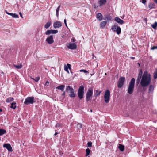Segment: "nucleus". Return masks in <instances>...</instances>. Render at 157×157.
I'll list each match as a JSON object with an SVG mask.
<instances>
[{
	"mask_svg": "<svg viewBox=\"0 0 157 157\" xmlns=\"http://www.w3.org/2000/svg\"><path fill=\"white\" fill-rule=\"evenodd\" d=\"M140 81V84L142 87L147 86L150 84L151 81V76L147 71H146L144 72Z\"/></svg>",
	"mask_w": 157,
	"mask_h": 157,
	"instance_id": "1",
	"label": "nucleus"
},
{
	"mask_svg": "<svg viewBox=\"0 0 157 157\" xmlns=\"http://www.w3.org/2000/svg\"><path fill=\"white\" fill-rule=\"evenodd\" d=\"M66 92L69 95L71 98H74L76 96V94L75 93V91L73 87L68 86L66 87Z\"/></svg>",
	"mask_w": 157,
	"mask_h": 157,
	"instance_id": "2",
	"label": "nucleus"
},
{
	"mask_svg": "<svg viewBox=\"0 0 157 157\" xmlns=\"http://www.w3.org/2000/svg\"><path fill=\"white\" fill-rule=\"evenodd\" d=\"M135 82V79L134 78H132L129 82L128 88V94H131L133 92Z\"/></svg>",
	"mask_w": 157,
	"mask_h": 157,
	"instance_id": "3",
	"label": "nucleus"
},
{
	"mask_svg": "<svg viewBox=\"0 0 157 157\" xmlns=\"http://www.w3.org/2000/svg\"><path fill=\"white\" fill-rule=\"evenodd\" d=\"M84 89L83 86H80L78 89V95L79 98H83L84 94Z\"/></svg>",
	"mask_w": 157,
	"mask_h": 157,
	"instance_id": "4",
	"label": "nucleus"
},
{
	"mask_svg": "<svg viewBox=\"0 0 157 157\" xmlns=\"http://www.w3.org/2000/svg\"><path fill=\"white\" fill-rule=\"evenodd\" d=\"M111 29L114 32H116L117 34H119L121 32V29L116 23L114 24L112 26Z\"/></svg>",
	"mask_w": 157,
	"mask_h": 157,
	"instance_id": "5",
	"label": "nucleus"
},
{
	"mask_svg": "<svg viewBox=\"0 0 157 157\" xmlns=\"http://www.w3.org/2000/svg\"><path fill=\"white\" fill-rule=\"evenodd\" d=\"M125 78L124 77H121L119 79L118 82V87L119 88H121L123 85L124 82Z\"/></svg>",
	"mask_w": 157,
	"mask_h": 157,
	"instance_id": "6",
	"label": "nucleus"
},
{
	"mask_svg": "<svg viewBox=\"0 0 157 157\" xmlns=\"http://www.w3.org/2000/svg\"><path fill=\"white\" fill-rule=\"evenodd\" d=\"M67 46L68 49L72 50L75 49L77 48V46L75 43H69L67 44Z\"/></svg>",
	"mask_w": 157,
	"mask_h": 157,
	"instance_id": "7",
	"label": "nucleus"
},
{
	"mask_svg": "<svg viewBox=\"0 0 157 157\" xmlns=\"http://www.w3.org/2000/svg\"><path fill=\"white\" fill-rule=\"evenodd\" d=\"M93 93V89L91 88H89L88 91L86 95V98H90L92 95Z\"/></svg>",
	"mask_w": 157,
	"mask_h": 157,
	"instance_id": "8",
	"label": "nucleus"
},
{
	"mask_svg": "<svg viewBox=\"0 0 157 157\" xmlns=\"http://www.w3.org/2000/svg\"><path fill=\"white\" fill-rule=\"evenodd\" d=\"M46 41L49 44H52L54 42L53 36L51 35L48 37L46 39Z\"/></svg>",
	"mask_w": 157,
	"mask_h": 157,
	"instance_id": "9",
	"label": "nucleus"
},
{
	"mask_svg": "<svg viewBox=\"0 0 157 157\" xmlns=\"http://www.w3.org/2000/svg\"><path fill=\"white\" fill-rule=\"evenodd\" d=\"M36 102V101L34 99H26L24 102V103L26 105H28L29 103L33 104V103Z\"/></svg>",
	"mask_w": 157,
	"mask_h": 157,
	"instance_id": "10",
	"label": "nucleus"
},
{
	"mask_svg": "<svg viewBox=\"0 0 157 157\" xmlns=\"http://www.w3.org/2000/svg\"><path fill=\"white\" fill-rule=\"evenodd\" d=\"M58 32L57 30H48L45 33V34L46 35H49L50 34H55Z\"/></svg>",
	"mask_w": 157,
	"mask_h": 157,
	"instance_id": "11",
	"label": "nucleus"
},
{
	"mask_svg": "<svg viewBox=\"0 0 157 157\" xmlns=\"http://www.w3.org/2000/svg\"><path fill=\"white\" fill-rule=\"evenodd\" d=\"M143 72L142 70H140L139 73L138 75L136 81V83L138 85L140 82V79L142 77Z\"/></svg>",
	"mask_w": 157,
	"mask_h": 157,
	"instance_id": "12",
	"label": "nucleus"
},
{
	"mask_svg": "<svg viewBox=\"0 0 157 157\" xmlns=\"http://www.w3.org/2000/svg\"><path fill=\"white\" fill-rule=\"evenodd\" d=\"M3 147L5 148H6L10 152H12L13 151L12 147L9 144H4L3 145Z\"/></svg>",
	"mask_w": 157,
	"mask_h": 157,
	"instance_id": "13",
	"label": "nucleus"
},
{
	"mask_svg": "<svg viewBox=\"0 0 157 157\" xmlns=\"http://www.w3.org/2000/svg\"><path fill=\"white\" fill-rule=\"evenodd\" d=\"M62 25L61 22L59 21H56L53 24V27L55 29L61 27Z\"/></svg>",
	"mask_w": 157,
	"mask_h": 157,
	"instance_id": "14",
	"label": "nucleus"
},
{
	"mask_svg": "<svg viewBox=\"0 0 157 157\" xmlns=\"http://www.w3.org/2000/svg\"><path fill=\"white\" fill-rule=\"evenodd\" d=\"M64 70L65 71H67L68 73H69V72L68 71V69H69L70 70L71 69V65L69 64H67V65H64Z\"/></svg>",
	"mask_w": 157,
	"mask_h": 157,
	"instance_id": "15",
	"label": "nucleus"
},
{
	"mask_svg": "<svg viewBox=\"0 0 157 157\" xmlns=\"http://www.w3.org/2000/svg\"><path fill=\"white\" fill-rule=\"evenodd\" d=\"M110 92L109 90H107L105 94L104 98H109Z\"/></svg>",
	"mask_w": 157,
	"mask_h": 157,
	"instance_id": "16",
	"label": "nucleus"
},
{
	"mask_svg": "<svg viewBox=\"0 0 157 157\" xmlns=\"http://www.w3.org/2000/svg\"><path fill=\"white\" fill-rule=\"evenodd\" d=\"M115 20L118 23L122 24L124 23V21L123 20L120 19L119 17H116L115 18Z\"/></svg>",
	"mask_w": 157,
	"mask_h": 157,
	"instance_id": "17",
	"label": "nucleus"
},
{
	"mask_svg": "<svg viewBox=\"0 0 157 157\" xmlns=\"http://www.w3.org/2000/svg\"><path fill=\"white\" fill-rule=\"evenodd\" d=\"M65 86L64 85H61L59 86L56 87V89L63 91L64 90Z\"/></svg>",
	"mask_w": 157,
	"mask_h": 157,
	"instance_id": "18",
	"label": "nucleus"
},
{
	"mask_svg": "<svg viewBox=\"0 0 157 157\" xmlns=\"http://www.w3.org/2000/svg\"><path fill=\"white\" fill-rule=\"evenodd\" d=\"M106 2V0H99L98 2V3L100 6L105 5Z\"/></svg>",
	"mask_w": 157,
	"mask_h": 157,
	"instance_id": "19",
	"label": "nucleus"
},
{
	"mask_svg": "<svg viewBox=\"0 0 157 157\" xmlns=\"http://www.w3.org/2000/svg\"><path fill=\"white\" fill-rule=\"evenodd\" d=\"M106 23L107 22L105 21H102L100 25V27L102 29L104 28L106 24Z\"/></svg>",
	"mask_w": 157,
	"mask_h": 157,
	"instance_id": "20",
	"label": "nucleus"
},
{
	"mask_svg": "<svg viewBox=\"0 0 157 157\" xmlns=\"http://www.w3.org/2000/svg\"><path fill=\"white\" fill-rule=\"evenodd\" d=\"M102 16L100 13H98L96 15V18L98 19L99 21H101L102 19Z\"/></svg>",
	"mask_w": 157,
	"mask_h": 157,
	"instance_id": "21",
	"label": "nucleus"
},
{
	"mask_svg": "<svg viewBox=\"0 0 157 157\" xmlns=\"http://www.w3.org/2000/svg\"><path fill=\"white\" fill-rule=\"evenodd\" d=\"M118 147L119 150L121 151H123L124 149V146L122 144H119Z\"/></svg>",
	"mask_w": 157,
	"mask_h": 157,
	"instance_id": "22",
	"label": "nucleus"
},
{
	"mask_svg": "<svg viewBox=\"0 0 157 157\" xmlns=\"http://www.w3.org/2000/svg\"><path fill=\"white\" fill-rule=\"evenodd\" d=\"M6 132V131L2 129H0V136H1L3 135V134H5Z\"/></svg>",
	"mask_w": 157,
	"mask_h": 157,
	"instance_id": "23",
	"label": "nucleus"
},
{
	"mask_svg": "<svg viewBox=\"0 0 157 157\" xmlns=\"http://www.w3.org/2000/svg\"><path fill=\"white\" fill-rule=\"evenodd\" d=\"M13 66L15 68H16L17 69H21L22 67V65L21 64H20L17 65H16L14 64L13 65Z\"/></svg>",
	"mask_w": 157,
	"mask_h": 157,
	"instance_id": "24",
	"label": "nucleus"
},
{
	"mask_svg": "<svg viewBox=\"0 0 157 157\" xmlns=\"http://www.w3.org/2000/svg\"><path fill=\"white\" fill-rule=\"evenodd\" d=\"M60 7V6H59L56 10V16L58 18V17H59V10Z\"/></svg>",
	"mask_w": 157,
	"mask_h": 157,
	"instance_id": "25",
	"label": "nucleus"
},
{
	"mask_svg": "<svg viewBox=\"0 0 157 157\" xmlns=\"http://www.w3.org/2000/svg\"><path fill=\"white\" fill-rule=\"evenodd\" d=\"M51 25V22L50 21L48 22L44 25V27L46 29L49 28Z\"/></svg>",
	"mask_w": 157,
	"mask_h": 157,
	"instance_id": "26",
	"label": "nucleus"
},
{
	"mask_svg": "<svg viewBox=\"0 0 157 157\" xmlns=\"http://www.w3.org/2000/svg\"><path fill=\"white\" fill-rule=\"evenodd\" d=\"M16 103L15 102H13L11 104V106H10V108H12L13 109H15L16 107Z\"/></svg>",
	"mask_w": 157,
	"mask_h": 157,
	"instance_id": "27",
	"label": "nucleus"
},
{
	"mask_svg": "<svg viewBox=\"0 0 157 157\" xmlns=\"http://www.w3.org/2000/svg\"><path fill=\"white\" fill-rule=\"evenodd\" d=\"M151 27L154 29H156L157 27V22H155L154 24H152Z\"/></svg>",
	"mask_w": 157,
	"mask_h": 157,
	"instance_id": "28",
	"label": "nucleus"
},
{
	"mask_svg": "<svg viewBox=\"0 0 157 157\" xmlns=\"http://www.w3.org/2000/svg\"><path fill=\"white\" fill-rule=\"evenodd\" d=\"M86 156H87L89 155L90 152V150L88 148H87L86 150Z\"/></svg>",
	"mask_w": 157,
	"mask_h": 157,
	"instance_id": "29",
	"label": "nucleus"
},
{
	"mask_svg": "<svg viewBox=\"0 0 157 157\" xmlns=\"http://www.w3.org/2000/svg\"><path fill=\"white\" fill-rule=\"evenodd\" d=\"M101 92V91L96 90V92L95 93V97H97V96L99 95L100 94Z\"/></svg>",
	"mask_w": 157,
	"mask_h": 157,
	"instance_id": "30",
	"label": "nucleus"
},
{
	"mask_svg": "<svg viewBox=\"0 0 157 157\" xmlns=\"http://www.w3.org/2000/svg\"><path fill=\"white\" fill-rule=\"evenodd\" d=\"M154 78L155 79L157 78V69L154 73Z\"/></svg>",
	"mask_w": 157,
	"mask_h": 157,
	"instance_id": "31",
	"label": "nucleus"
},
{
	"mask_svg": "<svg viewBox=\"0 0 157 157\" xmlns=\"http://www.w3.org/2000/svg\"><path fill=\"white\" fill-rule=\"evenodd\" d=\"M12 16L14 18H17L18 17V16L16 13H13Z\"/></svg>",
	"mask_w": 157,
	"mask_h": 157,
	"instance_id": "32",
	"label": "nucleus"
},
{
	"mask_svg": "<svg viewBox=\"0 0 157 157\" xmlns=\"http://www.w3.org/2000/svg\"><path fill=\"white\" fill-rule=\"evenodd\" d=\"M32 79L36 82H37L40 80V77H37L35 78H33Z\"/></svg>",
	"mask_w": 157,
	"mask_h": 157,
	"instance_id": "33",
	"label": "nucleus"
},
{
	"mask_svg": "<svg viewBox=\"0 0 157 157\" xmlns=\"http://www.w3.org/2000/svg\"><path fill=\"white\" fill-rule=\"evenodd\" d=\"M77 128L78 129H79L82 128V125L81 124L78 123L77 124Z\"/></svg>",
	"mask_w": 157,
	"mask_h": 157,
	"instance_id": "34",
	"label": "nucleus"
},
{
	"mask_svg": "<svg viewBox=\"0 0 157 157\" xmlns=\"http://www.w3.org/2000/svg\"><path fill=\"white\" fill-rule=\"evenodd\" d=\"M80 72H83L84 73H88V71L85 70L84 69H81L80 70Z\"/></svg>",
	"mask_w": 157,
	"mask_h": 157,
	"instance_id": "35",
	"label": "nucleus"
},
{
	"mask_svg": "<svg viewBox=\"0 0 157 157\" xmlns=\"http://www.w3.org/2000/svg\"><path fill=\"white\" fill-rule=\"evenodd\" d=\"M153 90V87L151 85L150 86H149V91H152Z\"/></svg>",
	"mask_w": 157,
	"mask_h": 157,
	"instance_id": "36",
	"label": "nucleus"
},
{
	"mask_svg": "<svg viewBox=\"0 0 157 157\" xmlns=\"http://www.w3.org/2000/svg\"><path fill=\"white\" fill-rule=\"evenodd\" d=\"M10 100L9 99H7L6 100V101L7 102H10V101H13V99H10Z\"/></svg>",
	"mask_w": 157,
	"mask_h": 157,
	"instance_id": "37",
	"label": "nucleus"
},
{
	"mask_svg": "<svg viewBox=\"0 0 157 157\" xmlns=\"http://www.w3.org/2000/svg\"><path fill=\"white\" fill-rule=\"evenodd\" d=\"M92 144V143L91 142H88L87 143L88 146L89 147L91 146Z\"/></svg>",
	"mask_w": 157,
	"mask_h": 157,
	"instance_id": "38",
	"label": "nucleus"
},
{
	"mask_svg": "<svg viewBox=\"0 0 157 157\" xmlns=\"http://www.w3.org/2000/svg\"><path fill=\"white\" fill-rule=\"evenodd\" d=\"M156 49H157V46H153L151 48V49L152 50Z\"/></svg>",
	"mask_w": 157,
	"mask_h": 157,
	"instance_id": "39",
	"label": "nucleus"
},
{
	"mask_svg": "<svg viewBox=\"0 0 157 157\" xmlns=\"http://www.w3.org/2000/svg\"><path fill=\"white\" fill-rule=\"evenodd\" d=\"M109 99H105V101L106 103H108L109 101Z\"/></svg>",
	"mask_w": 157,
	"mask_h": 157,
	"instance_id": "40",
	"label": "nucleus"
},
{
	"mask_svg": "<svg viewBox=\"0 0 157 157\" xmlns=\"http://www.w3.org/2000/svg\"><path fill=\"white\" fill-rule=\"evenodd\" d=\"M64 24H65L66 26L67 27V23H66L67 20L66 19H64Z\"/></svg>",
	"mask_w": 157,
	"mask_h": 157,
	"instance_id": "41",
	"label": "nucleus"
},
{
	"mask_svg": "<svg viewBox=\"0 0 157 157\" xmlns=\"http://www.w3.org/2000/svg\"><path fill=\"white\" fill-rule=\"evenodd\" d=\"M149 7L150 9H152L153 8V7L152 6V5L151 4L150 5H149Z\"/></svg>",
	"mask_w": 157,
	"mask_h": 157,
	"instance_id": "42",
	"label": "nucleus"
},
{
	"mask_svg": "<svg viewBox=\"0 0 157 157\" xmlns=\"http://www.w3.org/2000/svg\"><path fill=\"white\" fill-rule=\"evenodd\" d=\"M146 2V0H142V3L143 4H145Z\"/></svg>",
	"mask_w": 157,
	"mask_h": 157,
	"instance_id": "43",
	"label": "nucleus"
},
{
	"mask_svg": "<svg viewBox=\"0 0 157 157\" xmlns=\"http://www.w3.org/2000/svg\"><path fill=\"white\" fill-rule=\"evenodd\" d=\"M6 13L8 14V15H9L10 16H11L12 15V14L13 13H9L8 12H6Z\"/></svg>",
	"mask_w": 157,
	"mask_h": 157,
	"instance_id": "44",
	"label": "nucleus"
},
{
	"mask_svg": "<svg viewBox=\"0 0 157 157\" xmlns=\"http://www.w3.org/2000/svg\"><path fill=\"white\" fill-rule=\"evenodd\" d=\"M48 84H49V82L48 81H47L46 82V83H45V86H48Z\"/></svg>",
	"mask_w": 157,
	"mask_h": 157,
	"instance_id": "45",
	"label": "nucleus"
},
{
	"mask_svg": "<svg viewBox=\"0 0 157 157\" xmlns=\"http://www.w3.org/2000/svg\"><path fill=\"white\" fill-rule=\"evenodd\" d=\"M59 126H60V124H57L55 126V127H59Z\"/></svg>",
	"mask_w": 157,
	"mask_h": 157,
	"instance_id": "46",
	"label": "nucleus"
},
{
	"mask_svg": "<svg viewBox=\"0 0 157 157\" xmlns=\"http://www.w3.org/2000/svg\"><path fill=\"white\" fill-rule=\"evenodd\" d=\"M19 14H20V16L21 17L23 18V17H22V13H21V12H20L19 13Z\"/></svg>",
	"mask_w": 157,
	"mask_h": 157,
	"instance_id": "47",
	"label": "nucleus"
},
{
	"mask_svg": "<svg viewBox=\"0 0 157 157\" xmlns=\"http://www.w3.org/2000/svg\"><path fill=\"white\" fill-rule=\"evenodd\" d=\"M62 95H65V91L63 92L62 94Z\"/></svg>",
	"mask_w": 157,
	"mask_h": 157,
	"instance_id": "48",
	"label": "nucleus"
},
{
	"mask_svg": "<svg viewBox=\"0 0 157 157\" xmlns=\"http://www.w3.org/2000/svg\"><path fill=\"white\" fill-rule=\"evenodd\" d=\"M154 1L155 3L157 4V0H154Z\"/></svg>",
	"mask_w": 157,
	"mask_h": 157,
	"instance_id": "49",
	"label": "nucleus"
},
{
	"mask_svg": "<svg viewBox=\"0 0 157 157\" xmlns=\"http://www.w3.org/2000/svg\"><path fill=\"white\" fill-rule=\"evenodd\" d=\"M71 40L72 41L74 42L75 41V40H74V39H71Z\"/></svg>",
	"mask_w": 157,
	"mask_h": 157,
	"instance_id": "50",
	"label": "nucleus"
},
{
	"mask_svg": "<svg viewBox=\"0 0 157 157\" xmlns=\"http://www.w3.org/2000/svg\"><path fill=\"white\" fill-rule=\"evenodd\" d=\"M58 134V133H57V132H56L55 134H54V135L55 136H56V135Z\"/></svg>",
	"mask_w": 157,
	"mask_h": 157,
	"instance_id": "51",
	"label": "nucleus"
},
{
	"mask_svg": "<svg viewBox=\"0 0 157 157\" xmlns=\"http://www.w3.org/2000/svg\"><path fill=\"white\" fill-rule=\"evenodd\" d=\"M0 112H2V110L1 108H0Z\"/></svg>",
	"mask_w": 157,
	"mask_h": 157,
	"instance_id": "52",
	"label": "nucleus"
},
{
	"mask_svg": "<svg viewBox=\"0 0 157 157\" xmlns=\"http://www.w3.org/2000/svg\"><path fill=\"white\" fill-rule=\"evenodd\" d=\"M131 59H134L135 58H134V57H131Z\"/></svg>",
	"mask_w": 157,
	"mask_h": 157,
	"instance_id": "53",
	"label": "nucleus"
},
{
	"mask_svg": "<svg viewBox=\"0 0 157 157\" xmlns=\"http://www.w3.org/2000/svg\"><path fill=\"white\" fill-rule=\"evenodd\" d=\"M27 98H32L31 97H28Z\"/></svg>",
	"mask_w": 157,
	"mask_h": 157,
	"instance_id": "54",
	"label": "nucleus"
},
{
	"mask_svg": "<svg viewBox=\"0 0 157 157\" xmlns=\"http://www.w3.org/2000/svg\"><path fill=\"white\" fill-rule=\"evenodd\" d=\"M138 65H139V66H140V63H138Z\"/></svg>",
	"mask_w": 157,
	"mask_h": 157,
	"instance_id": "55",
	"label": "nucleus"
},
{
	"mask_svg": "<svg viewBox=\"0 0 157 157\" xmlns=\"http://www.w3.org/2000/svg\"><path fill=\"white\" fill-rule=\"evenodd\" d=\"M92 109H91V110H90V112H92Z\"/></svg>",
	"mask_w": 157,
	"mask_h": 157,
	"instance_id": "56",
	"label": "nucleus"
},
{
	"mask_svg": "<svg viewBox=\"0 0 157 157\" xmlns=\"http://www.w3.org/2000/svg\"><path fill=\"white\" fill-rule=\"evenodd\" d=\"M156 156L157 157V154L156 155Z\"/></svg>",
	"mask_w": 157,
	"mask_h": 157,
	"instance_id": "57",
	"label": "nucleus"
},
{
	"mask_svg": "<svg viewBox=\"0 0 157 157\" xmlns=\"http://www.w3.org/2000/svg\"><path fill=\"white\" fill-rule=\"evenodd\" d=\"M88 100H87V101H88Z\"/></svg>",
	"mask_w": 157,
	"mask_h": 157,
	"instance_id": "58",
	"label": "nucleus"
}]
</instances>
